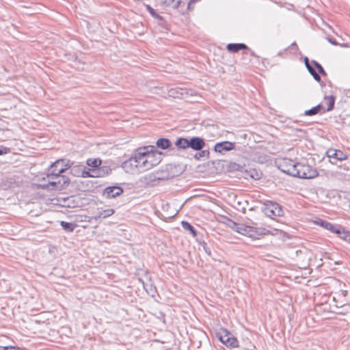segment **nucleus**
Here are the masks:
<instances>
[{"mask_svg":"<svg viewBox=\"0 0 350 350\" xmlns=\"http://www.w3.org/2000/svg\"><path fill=\"white\" fill-rule=\"evenodd\" d=\"M162 160V153L153 146L139 148L129 161L124 163V167L128 164L134 166L138 170L145 171L157 165Z\"/></svg>","mask_w":350,"mask_h":350,"instance_id":"obj_1","label":"nucleus"},{"mask_svg":"<svg viewBox=\"0 0 350 350\" xmlns=\"http://www.w3.org/2000/svg\"><path fill=\"white\" fill-rule=\"evenodd\" d=\"M54 177H46L49 183L40 185L43 189L46 190H62L66 188L70 183V178L64 175H57Z\"/></svg>","mask_w":350,"mask_h":350,"instance_id":"obj_2","label":"nucleus"},{"mask_svg":"<svg viewBox=\"0 0 350 350\" xmlns=\"http://www.w3.org/2000/svg\"><path fill=\"white\" fill-rule=\"evenodd\" d=\"M318 174L317 169L312 166L303 163H297L295 177L310 179L317 177Z\"/></svg>","mask_w":350,"mask_h":350,"instance_id":"obj_3","label":"nucleus"},{"mask_svg":"<svg viewBox=\"0 0 350 350\" xmlns=\"http://www.w3.org/2000/svg\"><path fill=\"white\" fill-rule=\"evenodd\" d=\"M72 163L70 161L59 159L51 165L48 170L46 177H54V176L62 175L66 170L71 167Z\"/></svg>","mask_w":350,"mask_h":350,"instance_id":"obj_4","label":"nucleus"},{"mask_svg":"<svg viewBox=\"0 0 350 350\" xmlns=\"http://www.w3.org/2000/svg\"><path fill=\"white\" fill-rule=\"evenodd\" d=\"M228 226L234 231L252 238H256L258 235L265 234L267 232H252V227L238 224L232 220H229Z\"/></svg>","mask_w":350,"mask_h":350,"instance_id":"obj_5","label":"nucleus"},{"mask_svg":"<svg viewBox=\"0 0 350 350\" xmlns=\"http://www.w3.org/2000/svg\"><path fill=\"white\" fill-rule=\"evenodd\" d=\"M261 209L267 217H280L283 215L282 206L278 203L273 201H265Z\"/></svg>","mask_w":350,"mask_h":350,"instance_id":"obj_6","label":"nucleus"},{"mask_svg":"<svg viewBox=\"0 0 350 350\" xmlns=\"http://www.w3.org/2000/svg\"><path fill=\"white\" fill-rule=\"evenodd\" d=\"M297 167V163L290 159H284L280 163L279 168L283 172L294 176Z\"/></svg>","mask_w":350,"mask_h":350,"instance_id":"obj_7","label":"nucleus"},{"mask_svg":"<svg viewBox=\"0 0 350 350\" xmlns=\"http://www.w3.org/2000/svg\"><path fill=\"white\" fill-rule=\"evenodd\" d=\"M236 144L229 141H224L218 142L214 146V150L216 152L223 154L224 152H228L235 149Z\"/></svg>","mask_w":350,"mask_h":350,"instance_id":"obj_8","label":"nucleus"},{"mask_svg":"<svg viewBox=\"0 0 350 350\" xmlns=\"http://www.w3.org/2000/svg\"><path fill=\"white\" fill-rule=\"evenodd\" d=\"M123 193V189L118 186L106 187L103 192V196L107 199L114 198Z\"/></svg>","mask_w":350,"mask_h":350,"instance_id":"obj_9","label":"nucleus"},{"mask_svg":"<svg viewBox=\"0 0 350 350\" xmlns=\"http://www.w3.org/2000/svg\"><path fill=\"white\" fill-rule=\"evenodd\" d=\"M189 148L196 151L202 150L206 146L204 139L200 137H192L189 139Z\"/></svg>","mask_w":350,"mask_h":350,"instance_id":"obj_10","label":"nucleus"},{"mask_svg":"<svg viewBox=\"0 0 350 350\" xmlns=\"http://www.w3.org/2000/svg\"><path fill=\"white\" fill-rule=\"evenodd\" d=\"M161 178L157 176V173H149L141 177L140 182L146 186H152L154 183L160 180Z\"/></svg>","mask_w":350,"mask_h":350,"instance_id":"obj_11","label":"nucleus"},{"mask_svg":"<svg viewBox=\"0 0 350 350\" xmlns=\"http://www.w3.org/2000/svg\"><path fill=\"white\" fill-rule=\"evenodd\" d=\"M326 154L329 158L338 161H344L348 158L347 154L340 150L329 149Z\"/></svg>","mask_w":350,"mask_h":350,"instance_id":"obj_12","label":"nucleus"},{"mask_svg":"<svg viewBox=\"0 0 350 350\" xmlns=\"http://www.w3.org/2000/svg\"><path fill=\"white\" fill-rule=\"evenodd\" d=\"M226 338L223 344L228 348H235L239 347V341L237 338L229 331L226 334Z\"/></svg>","mask_w":350,"mask_h":350,"instance_id":"obj_13","label":"nucleus"},{"mask_svg":"<svg viewBox=\"0 0 350 350\" xmlns=\"http://www.w3.org/2000/svg\"><path fill=\"white\" fill-rule=\"evenodd\" d=\"M316 224L333 233H336L338 232L337 229H338V227L339 226L338 225L332 224V223H330L327 221L321 219H318L316 221Z\"/></svg>","mask_w":350,"mask_h":350,"instance_id":"obj_14","label":"nucleus"},{"mask_svg":"<svg viewBox=\"0 0 350 350\" xmlns=\"http://www.w3.org/2000/svg\"><path fill=\"white\" fill-rule=\"evenodd\" d=\"M111 172V169L109 166L107 165H103L98 169H94L92 170V173H94V175L95 177H104L108 174H109Z\"/></svg>","mask_w":350,"mask_h":350,"instance_id":"obj_15","label":"nucleus"},{"mask_svg":"<svg viewBox=\"0 0 350 350\" xmlns=\"http://www.w3.org/2000/svg\"><path fill=\"white\" fill-rule=\"evenodd\" d=\"M304 62L306 68L308 69V72L310 73V75L313 77V78L318 82L321 81V77L319 75V74L317 72L316 70H314V66L312 65V62L310 63L309 59L307 57L304 58Z\"/></svg>","mask_w":350,"mask_h":350,"instance_id":"obj_16","label":"nucleus"},{"mask_svg":"<svg viewBox=\"0 0 350 350\" xmlns=\"http://www.w3.org/2000/svg\"><path fill=\"white\" fill-rule=\"evenodd\" d=\"M226 49L230 53H237L241 50L248 49V47L243 43H230L227 45Z\"/></svg>","mask_w":350,"mask_h":350,"instance_id":"obj_17","label":"nucleus"},{"mask_svg":"<svg viewBox=\"0 0 350 350\" xmlns=\"http://www.w3.org/2000/svg\"><path fill=\"white\" fill-rule=\"evenodd\" d=\"M187 94V92L183 88H172L169 90V95L174 98H181Z\"/></svg>","mask_w":350,"mask_h":350,"instance_id":"obj_18","label":"nucleus"},{"mask_svg":"<svg viewBox=\"0 0 350 350\" xmlns=\"http://www.w3.org/2000/svg\"><path fill=\"white\" fill-rule=\"evenodd\" d=\"M337 232L335 234H338V236L342 240L347 241L349 242L350 239V231L346 230L343 227L339 226L337 229Z\"/></svg>","mask_w":350,"mask_h":350,"instance_id":"obj_19","label":"nucleus"},{"mask_svg":"<svg viewBox=\"0 0 350 350\" xmlns=\"http://www.w3.org/2000/svg\"><path fill=\"white\" fill-rule=\"evenodd\" d=\"M114 213V210L113 208H108L105 210H103L101 211H99L94 217V219L95 220L99 219H105L107 218L111 215H112Z\"/></svg>","mask_w":350,"mask_h":350,"instance_id":"obj_20","label":"nucleus"},{"mask_svg":"<svg viewBox=\"0 0 350 350\" xmlns=\"http://www.w3.org/2000/svg\"><path fill=\"white\" fill-rule=\"evenodd\" d=\"M172 142L167 138H160L157 142V147L162 150H166L172 146Z\"/></svg>","mask_w":350,"mask_h":350,"instance_id":"obj_21","label":"nucleus"},{"mask_svg":"<svg viewBox=\"0 0 350 350\" xmlns=\"http://www.w3.org/2000/svg\"><path fill=\"white\" fill-rule=\"evenodd\" d=\"M175 145L176 147L179 149H186L189 148V139L180 137L177 139V140L175 142Z\"/></svg>","mask_w":350,"mask_h":350,"instance_id":"obj_22","label":"nucleus"},{"mask_svg":"<svg viewBox=\"0 0 350 350\" xmlns=\"http://www.w3.org/2000/svg\"><path fill=\"white\" fill-rule=\"evenodd\" d=\"M323 108L321 104L317 105V106L308 109L306 110L304 112V115L307 116H314L320 113L321 109Z\"/></svg>","mask_w":350,"mask_h":350,"instance_id":"obj_23","label":"nucleus"},{"mask_svg":"<svg viewBox=\"0 0 350 350\" xmlns=\"http://www.w3.org/2000/svg\"><path fill=\"white\" fill-rule=\"evenodd\" d=\"M79 172L81 173V176L86 178V177H95L94 173H92L93 170L88 169L86 170L85 167L83 165H79Z\"/></svg>","mask_w":350,"mask_h":350,"instance_id":"obj_24","label":"nucleus"},{"mask_svg":"<svg viewBox=\"0 0 350 350\" xmlns=\"http://www.w3.org/2000/svg\"><path fill=\"white\" fill-rule=\"evenodd\" d=\"M60 225L64 230L68 232H72L77 227V224L64 221H62Z\"/></svg>","mask_w":350,"mask_h":350,"instance_id":"obj_25","label":"nucleus"},{"mask_svg":"<svg viewBox=\"0 0 350 350\" xmlns=\"http://www.w3.org/2000/svg\"><path fill=\"white\" fill-rule=\"evenodd\" d=\"M228 329L221 327L218 332L215 333L216 338L223 344L224 339L226 338V334H228Z\"/></svg>","mask_w":350,"mask_h":350,"instance_id":"obj_26","label":"nucleus"},{"mask_svg":"<svg viewBox=\"0 0 350 350\" xmlns=\"http://www.w3.org/2000/svg\"><path fill=\"white\" fill-rule=\"evenodd\" d=\"M182 227L187 230H189L193 237L196 236L197 232L194 227L191 226L188 221H183L181 222Z\"/></svg>","mask_w":350,"mask_h":350,"instance_id":"obj_27","label":"nucleus"},{"mask_svg":"<svg viewBox=\"0 0 350 350\" xmlns=\"http://www.w3.org/2000/svg\"><path fill=\"white\" fill-rule=\"evenodd\" d=\"M86 163L89 166L98 167L101 165V160L100 159H88Z\"/></svg>","mask_w":350,"mask_h":350,"instance_id":"obj_28","label":"nucleus"},{"mask_svg":"<svg viewBox=\"0 0 350 350\" xmlns=\"http://www.w3.org/2000/svg\"><path fill=\"white\" fill-rule=\"evenodd\" d=\"M312 64L314 66L313 67L314 68V70L317 69L318 72H317L319 75L321 74V75H322L323 76L326 75L325 71L324 70L323 68L322 67V66L319 62H316L314 60H312Z\"/></svg>","mask_w":350,"mask_h":350,"instance_id":"obj_29","label":"nucleus"},{"mask_svg":"<svg viewBox=\"0 0 350 350\" xmlns=\"http://www.w3.org/2000/svg\"><path fill=\"white\" fill-rule=\"evenodd\" d=\"M146 10L154 18L161 19V16L149 5H145Z\"/></svg>","mask_w":350,"mask_h":350,"instance_id":"obj_30","label":"nucleus"},{"mask_svg":"<svg viewBox=\"0 0 350 350\" xmlns=\"http://www.w3.org/2000/svg\"><path fill=\"white\" fill-rule=\"evenodd\" d=\"M200 152H198L195 154V159L199 160L202 157L208 158L209 155V151L207 150H201Z\"/></svg>","mask_w":350,"mask_h":350,"instance_id":"obj_31","label":"nucleus"},{"mask_svg":"<svg viewBox=\"0 0 350 350\" xmlns=\"http://www.w3.org/2000/svg\"><path fill=\"white\" fill-rule=\"evenodd\" d=\"M328 100H329V103H328V106L327 108V111H332L334 108L335 99H334V96H329V97H328Z\"/></svg>","mask_w":350,"mask_h":350,"instance_id":"obj_32","label":"nucleus"},{"mask_svg":"<svg viewBox=\"0 0 350 350\" xmlns=\"http://www.w3.org/2000/svg\"><path fill=\"white\" fill-rule=\"evenodd\" d=\"M79 165H75L74 167H71L72 173L77 176H81V173L79 172V169L78 167Z\"/></svg>","mask_w":350,"mask_h":350,"instance_id":"obj_33","label":"nucleus"},{"mask_svg":"<svg viewBox=\"0 0 350 350\" xmlns=\"http://www.w3.org/2000/svg\"><path fill=\"white\" fill-rule=\"evenodd\" d=\"M202 246L203 247V249L204 250V252L208 255V256H211V249L207 246L206 243L203 241L202 243H201Z\"/></svg>","mask_w":350,"mask_h":350,"instance_id":"obj_34","label":"nucleus"},{"mask_svg":"<svg viewBox=\"0 0 350 350\" xmlns=\"http://www.w3.org/2000/svg\"><path fill=\"white\" fill-rule=\"evenodd\" d=\"M8 148L3 146H0V155L6 154L8 152Z\"/></svg>","mask_w":350,"mask_h":350,"instance_id":"obj_35","label":"nucleus"},{"mask_svg":"<svg viewBox=\"0 0 350 350\" xmlns=\"http://www.w3.org/2000/svg\"><path fill=\"white\" fill-rule=\"evenodd\" d=\"M174 2V0H163V3L166 6L171 5Z\"/></svg>","mask_w":350,"mask_h":350,"instance_id":"obj_36","label":"nucleus"},{"mask_svg":"<svg viewBox=\"0 0 350 350\" xmlns=\"http://www.w3.org/2000/svg\"><path fill=\"white\" fill-rule=\"evenodd\" d=\"M14 346L1 347L0 346V350H14Z\"/></svg>","mask_w":350,"mask_h":350,"instance_id":"obj_37","label":"nucleus"},{"mask_svg":"<svg viewBox=\"0 0 350 350\" xmlns=\"http://www.w3.org/2000/svg\"><path fill=\"white\" fill-rule=\"evenodd\" d=\"M182 3V1L181 0H179L173 6V8L174 9H178V8H180V5Z\"/></svg>","mask_w":350,"mask_h":350,"instance_id":"obj_38","label":"nucleus"},{"mask_svg":"<svg viewBox=\"0 0 350 350\" xmlns=\"http://www.w3.org/2000/svg\"><path fill=\"white\" fill-rule=\"evenodd\" d=\"M291 48L292 49H297L298 46H297V44L295 42H293V43L291 44Z\"/></svg>","mask_w":350,"mask_h":350,"instance_id":"obj_39","label":"nucleus"},{"mask_svg":"<svg viewBox=\"0 0 350 350\" xmlns=\"http://www.w3.org/2000/svg\"><path fill=\"white\" fill-rule=\"evenodd\" d=\"M344 314L346 316V320H350V311L344 313Z\"/></svg>","mask_w":350,"mask_h":350,"instance_id":"obj_40","label":"nucleus"},{"mask_svg":"<svg viewBox=\"0 0 350 350\" xmlns=\"http://www.w3.org/2000/svg\"><path fill=\"white\" fill-rule=\"evenodd\" d=\"M193 5V4H190V1H189L188 2V3H187V9H188V10H191V9H192V5Z\"/></svg>","mask_w":350,"mask_h":350,"instance_id":"obj_41","label":"nucleus"},{"mask_svg":"<svg viewBox=\"0 0 350 350\" xmlns=\"http://www.w3.org/2000/svg\"><path fill=\"white\" fill-rule=\"evenodd\" d=\"M329 41L332 44H334L336 45V41H333L331 39L329 40Z\"/></svg>","mask_w":350,"mask_h":350,"instance_id":"obj_42","label":"nucleus"}]
</instances>
